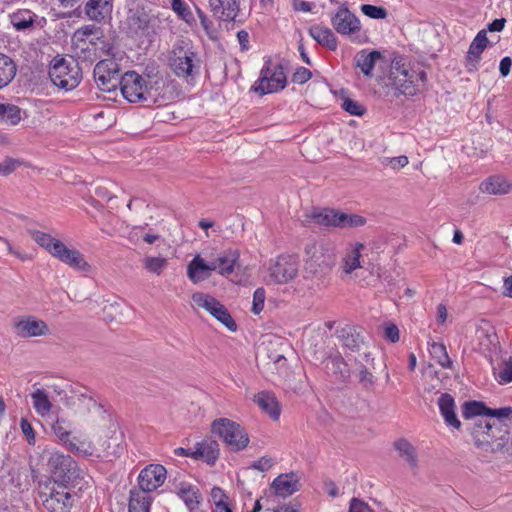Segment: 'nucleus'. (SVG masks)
<instances>
[{"label":"nucleus","mask_w":512,"mask_h":512,"mask_svg":"<svg viewBox=\"0 0 512 512\" xmlns=\"http://www.w3.org/2000/svg\"><path fill=\"white\" fill-rule=\"evenodd\" d=\"M474 444L485 452H502L512 456V434L491 418H477L468 428Z\"/></svg>","instance_id":"1"},{"label":"nucleus","mask_w":512,"mask_h":512,"mask_svg":"<svg viewBox=\"0 0 512 512\" xmlns=\"http://www.w3.org/2000/svg\"><path fill=\"white\" fill-rule=\"evenodd\" d=\"M427 81L424 70L414 69L403 58H395L391 62L387 79L388 98L392 101L400 95L414 96L420 91V82Z\"/></svg>","instance_id":"2"},{"label":"nucleus","mask_w":512,"mask_h":512,"mask_svg":"<svg viewBox=\"0 0 512 512\" xmlns=\"http://www.w3.org/2000/svg\"><path fill=\"white\" fill-rule=\"evenodd\" d=\"M32 237L51 256L70 268L81 272L91 271V265L85 260L84 255L79 250L69 248L61 240L42 231L33 232Z\"/></svg>","instance_id":"3"},{"label":"nucleus","mask_w":512,"mask_h":512,"mask_svg":"<svg viewBox=\"0 0 512 512\" xmlns=\"http://www.w3.org/2000/svg\"><path fill=\"white\" fill-rule=\"evenodd\" d=\"M305 270L317 276L328 274L335 264V253L329 243L311 240L304 248Z\"/></svg>","instance_id":"4"},{"label":"nucleus","mask_w":512,"mask_h":512,"mask_svg":"<svg viewBox=\"0 0 512 512\" xmlns=\"http://www.w3.org/2000/svg\"><path fill=\"white\" fill-rule=\"evenodd\" d=\"M48 74L52 83L65 91L75 89L82 80V69L72 57L70 60L60 56L54 57L50 62Z\"/></svg>","instance_id":"5"},{"label":"nucleus","mask_w":512,"mask_h":512,"mask_svg":"<svg viewBox=\"0 0 512 512\" xmlns=\"http://www.w3.org/2000/svg\"><path fill=\"white\" fill-rule=\"evenodd\" d=\"M120 90L123 97L130 103H155L156 101L153 84L135 71H127L122 75Z\"/></svg>","instance_id":"6"},{"label":"nucleus","mask_w":512,"mask_h":512,"mask_svg":"<svg viewBox=\"0 0 512 512\" xmlns=\"http://www.w3.org/2000/svg\"><path fill=\"white\" fill-rule=\"evenodd\" d=\"M211 431L233 452L244 450L250 441L245 428L228 418L215 419L211 424Z\"/></svg>","instance_id":"7"},{"label":"nucleus","mask_w":512,"mask_h":512,"mask_svg":"<svg viewBox=\"0 0 512 512\" xmlns=\"http://www.w3.org/2000/svg\"><path fill=\"white\" fill-rule=\"evenodd\" d=\"M331 24L337 33L348 36L354 43L363 44L368 39L362 32L359 18L349 10L346 3L341 4L331 17Z\"/></svg>","instance_id":"8"},{"label":"nucleus","mask_w":512,"mask_h":512,"mask_svg":"<svg viewBox=\"0 0 512 512\" xmlns=\"http://www.w3.org/2000/svg\"><path fill=\"white\" fill-rule=\"evenodd\" d=\"M272 61L267 59L261 70L260 77L251 90L260 96L283 90L287 85V78L282 64L271 68Z\"/></svg>","instance_id":"9"},{"label":"nucleus","mask_w":512,"mask_h":512,"mask_svg":"<svg viewBox=\"0 0 512 512\" xmlns=\"http://www.w3.org/2000/svg\"><path fill=\"white\" fill-rule=\"evenodd\" d=\"M48 466L55 483L58 485L74 484L81 475V470L70 455L54 453L49 458Z\"/></svg>","instance_id":"10"},{"label":"nucleus","mask_w":512,"mask_h":512,"mask_svg":"<svg viewBox=\"0 0 512 512\" xmlns=\"http://www.w3.org/2000/svg\"><path fill=\"white\" fill-rule=\"evenodd\" d=\"M170 66L178 77L184 78L198 73L200 68L197 53L182 45L174 46L171 51Z\"/></svg>","instance_id":"11"},{"label":"nucleus","mask_w":512,"mask_h":512,"mask_svg":"<svg viewBox=\"0 0 512 512\" xmlns=\"http://www.w3.org/2000/svg\"><path fill=\"white\" fill-rule=\"evenodd\" d=\"M94 80L98 88L104 92H111L121 85L119 64L114 59L100 60L94 67Z\"/></svg>","instance_id":"12"},{"label":"nucleus","mask_w":512,"mask_h":512,"mask_svg":"<svg viewBox=\"0 0 512 512\" xmlns=\"http://www.w3.org/2000/svg\"><path fill=\"white\" fill-rule=\"evenodd\" d=\"M192 300L199 307L204 308L228 330L234 332L237 330V324L232 318L227 308L216 298L201 292L194 293Z\"/></svg>","instance_id":"13"},{"label":"nucleus","mask_w":512,"mask_h":512,"mask_svg":"<svg viewBox=\"0 0 512 512\" xmlns=\"http://www.w3.org/2000/svg\"><path fill=\"white\" fill-rule=\"evenodd\" d=\"M299 261L294 255H279L269 271L270 277L277 284H286L293 280L298 274Z\"/></svg>","instance_id":"14"},{"label":"nucleus","mask_w":512,"mask_h":512,"mask_svg":"<svg viewBox=\"0 0 512 512\" xmlns=\"http://www.w3.org/2000/svg\"><path fill=\"white\" fill-rule=\"evenodd\" d=\"M512 413V407H501L492 409L487 407L480 401H467L462 406V416L465 420H472L477 418H507Z\"/></svg>","instance_id":"15"},{"label":"nucleus","mask_w":512,"mask_h":512,"mask_svg":"<svg viewBox=\"0 0 512 512\" xmlns=\"http://www.w3.org/2000/svg\"><path fill=\"white\" fill-rule=\"evenodd\" d=\"M167 470L163 465L150 464L141 470L138 476L139 488L145 492H152L163 485Z\"/></svg>","instance_id":"16"},{"label":"nucleus","mask_w":512,"mask_h":512,"mask_svg":"<svg viewBox=\"0 0 512 512\" xmlns=\"http://www.w3.org/2000/svg\"><path fill=\"white\" fill-rule=\"evenodd\" d=\"M13 330L21 338H30L46 335L49 332L48 325L34 316L26 318H15L13 320Z\"/></svg>","instance_id":"17"},{"label":"nucleus","mask_w":512,"mask_h":512,"mask_svg":"<svg viewBox=\"0 0 512 512\" xmlns=\"http://www.w3.org/2000/svg\"><path fill=\"white\" fill-rule=\"evenodd\" d=\"M59 489H51L50 493L42 494L43 506L50 512H69L72 507L71 494L66 486L58 485Z\"/></svg>","instance_id":"18"},{"label":"nucleus","mask_w":512,"mask_h":512,"mask_svg":"<svg viewBox=\"0 0 512 512\" xmlns=\"http://www.w3.org/2000/svg\"><path fill=\"white\" fill-rule=\"evenodd\" d=\"M487 44L488 38L486 30L479 31L471 42L468 52L465 56V68L468 72L471 73L478 70V64L481 59V55L487 47Z\"/></svg>","instance_id":"19"},{"label":"nucleus","mask_w":512,"mask_h":512,"mask_svg":"<svg viewBox=\"0 0 512 512\" xmlns=\"http://www.w3.org/2000/svg\"><path fill=\"white\" fill-rule=\"evenodd\" d=\"M325 371L328 375L339 382H346L350 377V370L347 363L339 352L331 354L323 361Z\"/></svg>","instance_id":"20"},{"label":"nucleus","mask_w":512,"mask_h":512,"mask_svg":"<svg viewBox=\"0 0 512 512\" xmlns=\"http://www.w3.org/2000/svg\"><path fill=\"white\" fill-rule=\"evenodd\" d=\"M112 10V0H88L84 7L87 17L97 23H102L107 18H111Z\"/></svg>","instance_id":"21"},{"label":"nucleus","mask_w":512,"mask_h":512,"mask_svg":"<svg viewBox=\"0 0 512 512\" xmlns=\"http://www.w3.org/2000/svg\"><path fill=\"white\" fill-rule=\"evenodd\" d=\"M271 487L276 495L287 497L299 490V478L294 472L281 474L273 480Z\"/></svg>","instance_id":"22"},{"label":"nucleus","mask_w":512,"mask_h":512,"mask_svg":"<svg viewBox=\"0 0 512 512\" xmlns=\"http://www.w3.org/2000/svg\"><path fill=\"white\" fill-rule=\"evenodd\" d=\"M254 402L260 409L269 415V417L276 421L280 417L281 409L279 402L272 392L262 391L254 396Z\"/></svg>","instance_id":"23"},{"label":"nucleus","mask_w":512,"mask_h":512,"mask_svg":"<svg viewBox=\"0 0 512 512\" xmlns=\"http://www.w3.org/2000/svg\"><path fill=\"white\" fill-rule=\"evenodd\" d=\"M440 413L447 426L460 429L461 422L455 413V401L449 393H443L438 399Z\"/></svg>","instance_id":"24"},{"label":"nucleus","mask_w":512,"mask_h":512,"mask_svg":"<svg viewBox=\"0 0 512 512\" xmlns=\"http://www.w3.org/2000/svg\"><path fill=\"white\" fill-rule=\"evenodd\" d=\"M150 23V17L145 11H130L127 17L128 33L131 36H143L146 34Z\"/></svg>","instance_id":"25"},{"label":"nucleus","mask_w":512,"mask_h":512,"mask_svg":"<svg viewBox=\"0 0 512 512\" xmlns=\"http://www.w3.org/2000/svg\"><path fill=\"white\" fill-rule=\"evenodd\" d=\"M308 33L321 46L331 51L337 49L338 41L330 28L315 24L309 28Z\"/></svg>","instance_id":"26"},{"label":"nucleus","mask_w":512,"mask_h":512,"mask_svg":"<svg viewBox=\"0 0 512 512\" xmlns=\"http://www.w3.org/2000/svg\"><path fill=\"white\" fill-rule=\"evenodd\" d=\"M75 394L88 412H98L101 414L104 420H108L110 422L109 428L113 429V433H115L117 424L112 423L110 416L106 415V411L103 409V406L95 399V394L92 391L84 388V392L75 391Z\"/></svg>","instance_id":"27"},{"label":"nucleus","mask_w":512,"mask_h":512,"mask_svg":"<svg viewBox=\"0 0 512 512\" xmlns=\"http://www.w3.org/2000/svg\"><path fill=\"white\" fill-rule=\"evenodd\" d=\"M479 189L483 193L502 195L512 190V183L501 175H493L482 181Z\"/></svg>","instance_id":"28"},{"label":"nucleus","mask_w":512,"mask_h":512,"mask_svg":"<svg viewBox=\"0 0 512 512\" xmlns=\"http://www.w3.org/2000/svg\"><path fill=\"white\" fill-rule=\"evenodd\" d=\"M382 57L378 50L368 51L363 49L354 57L355 66L358 67L366 77L372 76L376 61Z\"/></svg>","instance_id":"29"},{"label":"nucleus","mask_w":512,"mask_h":512,"mask_svg":"<svg viewBox=\"0 0 512 512\" xmlns=\"http://www.w3.org/2000/svg\"><path fill=\"white\" fill-rule=\"evenodd\" d=\"M219 444L214 440L197 443L194 449L196 460H203L209 465H214L219 458Z\"/></svg>","instance_id":"30"},{"label":"nucleus","mask_w":512,"mask_h":512,"mask_svg":"<svg viewBox=\"0 0 512 512\" xmlns=\"http://www.w3.org/2000/svg\"><path fill=\"white\" fill-rule=\"evenodd\" d=\"M240 253L237 249H228L223 251L216 258L218 273L222 276H228L234 272L238 265Z\"/></svg>","instance_id":"31"},{"label":"nucleus","mask_w":512,"mask_h":512,"mask_svg":"<svg viewBox=\"0 0 512 512\" xmlns=\"http://www.w3.org/2000/svg\"><path fill=\"white\" fill-rule=\"evenodd\" d=\"M73 48L79 60L92 63L99 58L97 42L94 40H73Z\"/></svg>","instance_id":"32"},{"label":"nucleus","mask_w":512,"mask_h":512,"mask_svg":"<svg viewBox=\"0 0 512 512\" xmlns=\"http://www.w3.org/2000/svg\"><path fill=\"white\" fill-rule=\"evenodd\" d=\"M208 269L207 262L196 255L187 266V276L193 283H199L210 277Z\"/></svg>","instance_id":"33"},{"label":"nucleus","mask_w":512,"mask_h":512,"mask_svg":"<svg viewBox=\"0 0 512 512\" xmlns=\"http://www.w3.org/2000/svg\"><path fill=\"white\" fill-rule=\"evenodd\" d=\"M338 337L343 346L352 352L359 351L361 344H363L362 336L357 332L356 328L345 326L338 330Z\"/></svg>","instance_id":"34"},{"label":"nucleus","mask_w":512,"mask_h":512,"mask_svg":"<svg viewBox=\"0 0 512 512\" xmlns=\"http://www.w3.org/2000/svg\"><path fill=\"white\" fill-rule=\"evenodd\" d=\"M151 501L148 492L132 489L129 498V512H149Z\"/></svg>","instance_id":"35"},{"label":"nucleus","mask_w":512,"mask_h":512,"mask_svg":"<svg viewBox=\"0 0 512 512\" xmlns=\"http://www.w3.org/2000/svg\"><path fill=\"white\" fill-rule=\"evenodd\" d=\"M177 495L184 501L190 511L194 510L201 500V493L199 489L187 483L180 484Z\"/></svg>","instance_id":"36"},{"label":"nucleus","mask_w":512,"mask_h":512,"mask_svg":"<svg viewBox=\"0 0 512 512\" xmlns=\"http://www.w3.org/2000/svg\"><path fill=\"white\" fill-rule=\"evenodd\" d=\"M17 66L6 54L0 53V89L7 86L15 77Z\"/></svg>","instance_id":"37"},{"label":"nucleus","mask_w":512,"mask_h":512,"mask_svg":"<svg viewBox=\"0 0 512 512\" xmlns=\"http://www.w3.org/2000/svg\"><path fill=\"white\" fill-rule=\"evenodd\" d=\"M339 210L323 208L314 209L310 218L318 225L337 228V217Z\"/></svg>","instance_id":"38"},{"label":"nucleus","mask_w":512,"mask_h":512,"mask_svg":"<svg viewBox=\"0 0 512 512\" xmlns=\"http://www.w3.org/2000/svg\"><path fill=\"white\" fill-rule=\"evenodd\" d=\"M396 451L400 457L403 458L412 469L417 468L418 457L416 448L406 439H399L394 443Z\"/></svg>","instance_id":"39"},{"label":"nucleus","mask_w":512,"mask_h":512,"mask_svg":"<svg viewBox=\"0 0 512 512\" xmlns=\"http://www.w3.org/2000/svg\"><path fill=\"white\" fill-rule=\"evenodd\" d=\"M64 446L71 452L77 453L83 457H91L95 452V445L87 439H79L76 436L70 438V441L64 444Z\"/></svg>","instance_id":"40"},{"label":"nucleus","mask_w":512,"mask_h":512,"mask_svg":"<svg viewBox=\"0 0 512 512\" xmlns=\"http://www.w3.org/2000/svg\"><path fill=\"white\" fill-rule=\"evenodd\" d=\"M370 361H373V359H370V353L364 352L363 354L359 355V358L355 359L356 364H359L360 368L358 371H355L359 383L364 388H369L373 385V375L372 373L365 367V364H368Z\"/></svg>","instance_id":"41"},{"label":"nucleus","mask_w":512,"mask_h":512,"mask_svg":"<svg viewBox=\"0 0 512 512\" xmlns=\"http://www.w3.org/2000/svg\"><path fill=\"white\" fill-rule=\"evenodd\" d=\"M98 33H100V36H98L95 41L102 43L104 47L107 46L106 53L111 54L112 47L105 42L103 31L101 30V28L97 27L95 25H92V24L85 25V26L79 28L78 30H76L73 35V40L86 39V37L91 36V35H96Z\"/></svg>","instance_id":"42"},{"label":"nucleus","mask_w":512,"mask_h":512,"mask_svg":"<svg viewBox=\"0 0 512 512\" xmlns=\"http://www.w3.org/2000/svg\"><path fill=\"white\" fill-rule=\"evenodd\" d=\"M33 407L36 412L42 416L51 411L52 403L49 400L48 394L42 389H36L31 393Z\"/></svg>","instance_id":"43"},{"label":"nucleus","mask_w":512,"mask_h":512,"mask_svg":"<svg viewBox=\"0 0 512 512\" xmlns=\"http://www.w3.org/2000/svg\"><path fill=\"white\" fill-rule=\"evenodd\" d=\"M0 121L17 125L21 121V109L13 104L0 103Z\"/></svg>","instance_id":"44"},{"label":"nucleus","mask_w":512,"mask_h":512,"mask_svg":"<svg viewBox=\"0 0 512 512\" xmlns=\"http://www.w3.org/2000/svg\"><path fill=\"white\" fill-rule=\"evenodd\" d=\"M216 15L220 13V17L226 21H233L239 12L238 0H223V6L221 8L211 9Z\"/></svg>","instance_id":"45"},{"label":"nucleus","mask_w":512,"mask_h":512,"mask_svg":"<svg viewBox=\"0 0 512 512\" xmlns=\"http://www.w3.org/2000/svg\"><path fill=\"white\" fill-rule=\"evenodd\" d=\"M337 228H355L365 225L366 219L357 214H348L339 211Z\"/></svg>","instance_id":"46"},{"label":"nucleus","mask_w":512,"mask_h":512,"mask_svg":"<svg viewBox=\"0 0 512 512\" xmlns=\"http://www.w3.org/2000/svg\"><path fill=\"white\" fill-rule=\"evenodd\" d=\"M430 353L432 357L437 360L441 367L446 369L452 367L453 362L450 359L446 350V346L443 343L434 342L431 345Z\"/></svg>","instance_id":"47"},{"label":"nucleus","mask_w":512,"mask_h":512,"mask_svg":"<svg viewBox=\"0 0 512 512\" xmlns=\"http://www.w3.org/2000/svg\"><path fill=\"white\" fill-rule=\"evenodd\" d=\"M52 430L63 445L72 437L71 423L63 418H57L52 425Z\"/></svg>","instance_id":"48"},{"label":"nucleus","mask_w":512,"mask_h":512,"mask_svg":"<svg viewBox=\"0 0 512 512\" xmlns=\"http://www.w3.org/2000/svg\"><path fill=\"white\" fill-rule=\"evenodd\" d=\"M363 244H357L354 249H352L343 259L344 262V271L349 274L355 269L360 267V251L363 249Z\"/></svg>","instance_id":"49"},{"label":"nucleus","mask_w":512,"mask_h":512,"mask_svg":"<svg viewBox=\"0 0 512 512\" xmlns=\"http://www.w3.org/2000/svg\"><path fill=\"white\" fill-rule=\"evenodd\" d=\"M171 8L177 16L189 25L195 23V18L189 6L183 0L171 1Z\"/></svg>","instance_id":"50"},{"label":"nucleus","mask_w":512,"mask_h":512,"mask_svg":"<svg viewBox=\"0 0 512 512\" xmlns=\"http://www.w3.org/2000/svg\"><path fill=\"white\" fill-rule=\"evenodd\" d=\"M167 265L168 260L164 257H146L144 259V268L157 275H160Z\"/></svg>","instance_id":"51"},{"label":"nucleus","mask_w":512,"mask_h":512,"mask_svg":"<svg viewBox=\"0 0 512 512\" xmlns=\"http://www.w3.org/2000/svg\"><path fill=\"white\" fill-rule=\"evenodd\" d=\"M361 12L372 19H385L387 17V10L382 6H375L371 4L361 5Z\"/></svg>","instance_id":"52"},{"label":"nucleus","mask_w":512,"mask_h":512,"mask_svg":"<svg viewBox=\"0 0 512 512\" xmlns=\"http://www.w3.org/2000/svg\"><path fill=\"white\" fill-rule=\"evenodd\" d=\"M342 108L344 111L348 112L350 115L353 116H362L366 112V109L363 105L350 98L344 99L342 103Z\"/></svg>","instance_id":"53"},{"label":"nucleus","mask_w":512,"mask_h":512,"mask_svg":"<svg viewBox=\"0 0 512 512\" xmlns=\"http://www.w3.org/2000/svg\"><path fill=\"white\" fill-rule=\"evenodd\" d=\"M497 378L500 384L512 382V358L502 364Z\"/></svg>","instance_id":"54"},{"label":"nucleus","mask_w":512,"mask_h":512,"mask_svg":"<svg viewBox=\"0 0 512 512\" xmlns=\"http://www.w3.org/2000/svg\"><path fill=\"white\" fill-rule=\"evenodd\" d=\"M266 293L264 288H257L253 294V305L252 312L254 314H259L263 308L265 303Z\"/></svg>","instance_id":"55"},{"label":"nucleus","mask_w":512,"mask_h":512,"mask_svg":"<svg viewBox=\"0 0 512 512\" xmlns=\"http://www.w3.org/2000/svg\"><path fill=\"white\" fill-rule=\"evenodd\" d=\"M384 335L387 340L396 343L400 339L399 328L394 323L388 322L384 325Z\"/></svg>","instance_id":"56"},{"label":"nucleus","mask_w":512,"mask_h":512,"mask_svg":"<svg viewBox=\"0 0 512 512\" xmlns=\"http://www.w3.org/2000/svg\"><path fill=\"white\" fill-rule=\"evenodd\" d=\"M311 78L312 72L305 67H299L292 75V81L297 84H304Z\"/></svg>","instance_id":"57"},{"label":"nucleus","mask_w":512,"mask_h":512,"mask_svg":"<svg viewBox=\"0 0 512 512\" xmlns=\"http://www.w3.org/2000/svg\"><path fill=\"white\" fill-rule=\"evenodd\" d=\"M348 512H373V510L363 500H360L358 498H352L350 501Z\"/></svg>","instance_id":"58"},{"label":"nucleus","mask_w":512,"mask_h":512,"mask_svg":"<svg viewBox=\"0 0 512 512\" xmlns=\"http://www.w3.org/2000/svg\"><path fill=\"white\" fill-rule=\"evenodd\" d=\"M273 466V460L270 457H261L257 461H254L250 468L261 472L268 471Z\"/></svg>","instance_id":"59"},{"label":"nucleus","mask_w":512,"mask_h":512,"mask_svg":"<svg viewBox=\"0 0 512 512\" xmlns=\"http://www.w3.org/2000/svg\"><path fill=\"white\" fill-rule=\"evenodd\" d=\"M20 427L27 441L31 444L35 442V433L31 423L27 419H21Z\"/></svg>","instance_id":"60"},{"label":"nucleus","mask_w":512,"mask_h":512,"mask_svg":"<svg viewBox=\"0 0 512 512\" xmlns=\"http://www.w3.org/2000/svg\"><path fill=\"white\" fill-rule=\"evenodd\" d=\"M16 169V160L6 158L3 163H0V175L7 176L13 173Z\"/></svg>","instance_id":"61"},{"label":"nucleus","mask_w":512,"mask_h":512,"mask_svg":"<svg viewBox=\"0 0 512 512\" xmlns=\"http://www.w3.org/2000/svg\"><path fill=\"white\" fill-rule=\"evenodd\" d=\"M95 195L105 201H110L114 195L106 185H98L95 188Z\"/></svg>","instance_id":"62"},{"label":"nucleus","mask_w":512,"mask_h":512,"mask_svg":"<svg viewBox=\"0 0 512 512\" xmlns=\"http://www.w3.org/2000/svg\"><path fill=\"white\" fill-rule=\"evenodd\" d=\"M511 67H512V59L508 56L502 58L500 61V65H499V72H500L501 76L502 77L508 76L510 73Z\"/></svg>","instance_id":"63"},{"label":"nucleus","mask_w":512,"mask_h":512,"mask_svg":"<svg viewBox=\"0 0 512 512\" xmlns=\"http://www.w3.org/2000/svg\"><path fill=\"white\" fill-rule=\"evenodd\" d=\"M237 39L240 44V48L242 51H247L249 46V34L246 30H240L237 32Z\"/></svg>","instance_id":"64"}]
</instances>
